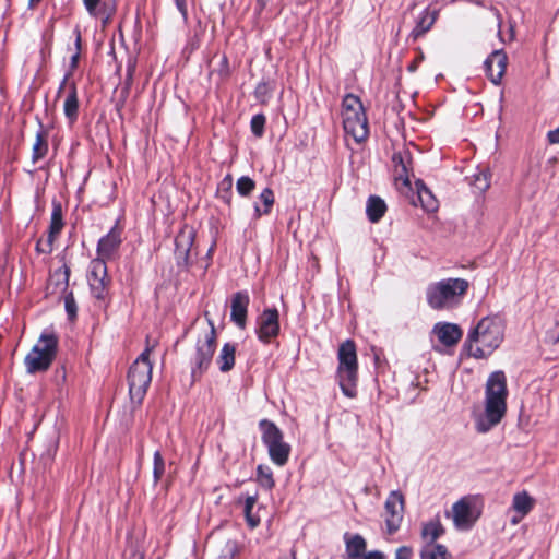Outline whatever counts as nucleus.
I'll return each instance as SVG.
<instances>
[{"mask_svg": "<svg viewBox=\"0 0 559 559\" xmlns=\"http://www.w3.org/2000/svg\"><path fill=\"white\" fill-rule=\"evenodd\" d=\"M503 340V328L497 318H483L468 333L465 348L468 355L481 359L490 356Z\"/></svg>", "mask_w": 559, "mask_h": 559, "instance_id": "obj_1", "label": "nucleus"}, {"mask_svg": "<svg viewBox=\"0 0 559 559\" xmlns=\"http://www.w3.org/2000/svg\"><path fill=\"white\" fill-rule=\"evenodd\" d=\"M468 287L464 278H444L428 285L426 299L435 310H451L462 302Z\"/></svg>", "mask_w": 559, "mask_h": 559, "instance_id": "obj_2", "label": "nucleus"}, {"mask_svg": "<svg viewBox=\"0 0 559 559\" xmlns=\"http://www.w3.org/2000/svg\"><path fill=\"white\" fill-rule=\"evenodd\" d=\"M337 381L342 392L354 397L357 394L358 361L356 345L352 340L343 342L337 350Z\"/></svg>", "mask_w": 559, "mask_h": 559, "instance_id": "obj_3", "label": "nucleus"}, {"mask_svg": "<svg viewBox=\"0 0 559 559\" xmlns=\"http://www.w3.org/2000/svg\"><path fill=\"white\" fill-rule=\"evenodd\" d=\"M343 127L346 135H350L355 142H364L369 134L368 120L360 98L354 94H347L343 99Z\"/></svg>", "mask_w": 559, "mask_h": 559, "instance_id": "obj_4", "label": "nucleus"}, {"mask_svg": "<svg viewBox=\"0 0 559 559\" xmlns=\"http://www.w3.org/2000/svg\"><path fill=\"white\" fill-rule=\"evenodd\" d=\"M58 352V337L55 333H43L24 359L28 373L44 372L49 369Z\"/></svg>", "mask_w": 559, "mask_h": 559, "instance_id": "obj_5", "label": "nucleus"}, {"mask_svg": "<svg viewBox=\"0 0 559 559\" xmlns=\"http://www.w3.org/2000/svg\"><path fill=\"white\" fill-rule=\"evenodd\" d=\"M151 347L144 352L131 365L128 372L129 394L132 402L140 404L152 380V362L150 361Z\"/></svg>", "mask_w": 559, "mask_h": 559, "instance_id": "obj_6", "label": "nucleus"}, {"mask_svg": "<svg viewBox=\"0 0 559 559\" xmlns=\"http://www.w3.org/2000/svg\"><path fill=\"white\" fill-rule=\"evenodd\" d=\"M485 409L487 419H502L507 411V379L502 371L492 372L486 383Z\"/></svg>", "mask_w": 559, "mask_h": 559, "instance_id": "obj_7", "label": "nucleus"}, {"mask_svg": "<svg viewBox=\"0 0 559 559\" xmlns=\"http://www.w3.org/2000/svg\"><path fill=\"white\" fill-rule=\"evenodd\" d=\"M259 428L262 442L267 449L270 460L280 467L286 465L292 448L289 443L284 440L282 430L274 421H260Z\"/></svg>", "mask_w": 559, "mask_h": 559, "instance_id": "obj_8", "label": "nucleus"}, {"mask_svg": "<svg viewBox=\"0 0 559 559\" xmlns=\"http://www.w3.org/2000/svg\"><path fill=\"white\" fill-rule=\"evenodd\" d=\"M209 328L198 338L195 344V353L192 361V377L197 379L201 377L210 367L216 348V329L214 322L205 312Z\"/></svg>", "mask_w": 559, "mask_h": 559, "instance_id": "obj_9", "label": "nucleus"}, {"mask_svg": "<svg viewBox=\"0 0 559 559\" xmlns=\"http://www.w3.org/2000/svg\"><path fill=\"white\" fill-rule=\"evenodd\" d=\"M480 513L473 497H463L452 506L451 518L456 530L468 531L474 526Z\"/></svg>", "mask_w": 559, "mask_h": 559, "instance_id": "obj_10", "label": "nucleus"}, {"mask_svg": "<svg viewBox=\"0 0 559 559\" xmlns=\"http://www.w3.org/2000/svg\"><path fill=\"white\" fill-rule=\"evenodd\" d=\"M393 176L396 189L408 197L413 190L411 183V173L413 170V159L408 150H402L393 154Z\"/></svg>", "mask_w": 559, "mask_h": 559, "instance_id": "obj_11", "label": "nucleus"}, {"mask_svg": "<svg viewBox=\"0 0 559 559\" xmlns=\"http://www.w3.org/2000/svg\"><path fill=\"white\" fill-rule=\"evenodd\" d=\"M87 280L93 296L97 299H104L110 281L107 274L106 263L103 259H94L91 261Z\"/></svg>", "mask_w": 559, "mask_h": 559, "instance_id": "obj_12", "label": "nucleus"}, {"mask_svg": "<svg viewBox=\"0 0 559 559\" xmlns=\"http://www.w3.org/2000/svg\"><path fill=\"white\" fill-rule=\"evenodd\" d=\"M277 309H265L257 320V334L261 342L270 343L280 333Z\"/></svg>", "mask_w": 559, "mask_h": 559, "instance_id": "obj_13", "label": "nucleus"}, {"mask_svg": "<svg viewBox=\"0 0 559 559\" xmlns=\"http://www.w3.org/2000/svg\"><path fill=\"white\" fill-rule=\"evenodd\" d=\"M404 497L400 491H392L385 501L386 526L389 533L399 530L403 520Z\"/></svg>", "mask_w": 559, "mask_h": 559, "instance_id": "obj_14", "label": "nucleus"}, {"mask_svg": "<svg viewBox=\"0 0 559 559\" xmlns=\"http://www.w3.org/2000/svg\"><path fill=\"white\" fill-rule=\"evenodd\" d=\"M194 230L190 226L180 229L175 238V257L178 265H188L190 251L194 242Z\"/></svg>", "mask_w": 559, "mask_h": 559, "instance_id": "obj_15", "label": "nucleus"}, {"mask_svg": "<svg viewBox=\"0 0 559 559\" xmlns=\"http://www.w3.org/2000/svg\"><path fill=\"white\" fill-rule=\"evenodd\" d=\"M508 57L503 50H495L485 61V68L490 81L498 85L507 69Z\"/></svg>", "mask_w": 559, "mask_h": 559, "instance_id": "obj_16", "label": "nucleus"}, {"mask_svg": "<svg viewBox=\"0 0 559 559\" xmlns=\"http://www.w3.org/2000/svg\"><path fill=\"white\" fill-rule=\"evenodd\" d=\"M249 302L250 298L246 292H237L231 297L230 319L241 330L246 328Z\"/></svg>", "mask_w": 559, "mask_h": 559, "instance_id": "obj_17", "label": "nucleus"}, {"mask_svg": "<svg viewBox=\"0 0 559 559\" xmlns=\"http://www.w3.org/2000/svg\"><path fill=\"white\" fill-rule=\"evenodd\" d=\"M121 243V229L118 227L111 228V230L100 238L97 246L98 259H110L118 251Z\"/></svg>", "mask_w": 559, "mask_h": 559, "instance_id": "obj_18", "label": "nucleus"}, {"mask_svg": "<svg viewBox=\"0 0 559 559\" xmlns=\"http://www.w3.org/2000/svg\"><path fill=\"white\" fill-rule=\"evenodd\" d=\"M68 75L61 82L58 93L60 94L66 87L69 88L68 95L63 103V112L70 123H73L78 119L79 112V100L76 86L74 83H68Z\"/></svg>", "mask_w": 559, "mask_h": 559, "instance_id": "obj_19", "label": "nucleus"}, {"mask_svg": "<svg viewBox=\"0 0 559 559\" xmlns=\"http://www.w3.org/2000/svg\"><path fill=\"white\" fill-rule=\"evenodd\" d=\"M440 343L445 346L455 345L462 337V330L454 323H437L433 328Z\"/></svg>", "mask_w": 559, "mask_h": 559, "instance_id": "obj_20", "label": "nucleus"}, {"mask_svg": "<svg viewBox=\"0 0 559 559\" xmlns=\"http://www.w3.org/2000/svg\"><path fill=\"white\" fill-rule=\"evenodd\" d=\"M345 550L348 559H362L367 554V542L360 534H344Z\"/></svg>", "mask_w": 559, "mask_h": 559, "instance_id": "obj_21", "label": "nucleus"}, {"mask_svg": "<svg viewBox=\"0 0 559 559\" xmlns=\"http://www.w3.org/2000/svg\"><path fill=\"white\" fill-rule=\"evenodd\" d=\"M415 189L417 199L426 211L433 212L438 209L437 199L421 180L418 179L415 181Z\"/></svg>", "mask_w": 559, "mask_h": 559, "instance_id": "obj_22", "label": "nucleus"}, {"mask_svg": "<svg viewBox=\"0 0 559 559\" xmlns=\"http://www.w3.org/2000/svg\"><path fill=\"white\" fill-rule=\"evenodd\" d=\"M236 346L225 343L216 358V364L222 372H228L235 365Z\"/></svg>", "mask_w": 559, "mask_h": 559, "instance_id": "obj_23", "label": "nucleus"}, {"mask_svg": "<svg viewBox=\"0 0 559 559\" xmlns=\"http://www.w3.org/2000/svg\"><path fill=\"white\" fill-rule=\"evenodd\" d=\"M437 11H429L425 10L420 16V19L417 21L416 26L413 28L411 33V37L416 40L418 37L423 36L425 33H427L432 25L435 24L437 20Z\"/></svg>", "mask_w": 559, "mask_h": 559, "instance_id": "obj_24", "label": "nucleus"}, {"mask_svg": "<svg viewBox=\"0 0 559 559\" xmlns=\"http://www.w3.org/2000/svg\"><path fill=\"white\" fill-rule=\"evenodd\" d=\"M386 211L385 202L379 197H370L367 201L366 212L372 223L379 222Z\"/></svg>", "mask_w": 559, "mask_h": 559, "instance_id": "obj_25", "label": "nucleus"}, {"mask_svg": "<svg viewBox=\"0 0 559 559\" xmlns=\"http://www.w3.org/2000/svg\"><path fill=\"white\" fill-rule=\"evenodd\" d=\"M534 500L530 497L526 491L518 492L514 495L512 500V509L521 514V518L525 516L533 508Z\"/></svg>", "mask_w": 559, "mask_h": 559, "instance_id": "obj_26", "label": "nucleus"}, {"mask_svg": "<svg viewBox=\"0 0 559 559\" xmlns=\"http://www.w3.org/2000/svg\"><path fill=\"white\" fill-rule=\"evenodd\" d=\"M421 559H448L449 554L447 548L440 544H426L420 550Z\"/></svg>", "mask_w": 559, "mask_h": 559, "instance_id": "obj_27", "label": "nucleus"}, {"mask_svg": "<svg viewBox=\"0 0 559 559\" xmlns=\"http://www.w3.org/2000/svg\"><path fill=\"white\" fill-rule=\"evenodd\" d=\"M444 533V528L442 527L439 521H430L426 523L423 527L421 535L426 540V544L432 543L436 544V540Z\"/></svg>", "mask_w": 559, "mask_h": 559, "instance_id": "obj_28", "label": "nucleus"}, {"mask_svg": "<svg viewBox=\"0 0 559 559\" xmlns=\"http://www.w3.org/2000/svg\"><path fill=\"white\" fill-rule=\"evenodd\" d=\"M84 7L88 14L94 17H104L107 22L111 16V11H107L106 5L100 0H83Z\"/></svg>", "mask_w": 559, "mask_h": 559, "instance_id": "obj_29", "label": "nucleus"}, {"mask_svg": "<svg viewBox=\"0 0 559 559\" xmlns=\"http://www.w3.org/2000/svg\"><path fill=\"white\" fill-rule=\"evenodd\" d=\"M259 200L262 202L263 209H261L259 204L254 205V215H255L257 218L261 217L264 214H269L270 213L271 207L274 204L273 191L270 188H265L261 192V194L259 197Z\"/></svg>", "mask_w": 559, "mask_h": 559, "instance_id": "obj_30", "label": "nucleus"}, {"mask_svg": "<svg viewBox=\"0 0 559 559\" xmlns=\"http://www.w3.org/2000/svg\"><path fill=\"white\" fill-rule=\"evenodd\" d=\"M63 227L62 210L60 204H53L48 238L56 239Z\"/></svg>", "mask_w": 559, "mask_h": 559, "instance_id": "obj_31", "label": "nucleus"}, {"mask_svg": "<svg viewBox=\"0 0 559 559\" xmlns=\"http://www.w3.org/2000/svg\"><path fill=\"white\" fill-rule=\"evenodd\" d=\"M471 185L478 193H484L490 187V171L483 169L474 174Z\"/></svg>", "mask_w": 559, "mask_h": 559, "instance_id": "obj_32", "label": "nucleus"}, {"mask_svg": "<svg viewBox=\"0 0 559 559\" xmlns=\"http://www.w3.org/2000/svg\"><path fill=\"white\" fill-rule=\"evenodd\" d=\"M48 152V144L46 135L43 132L36 134L35 143L33 144L32 162L35 164L41 159Z\"/></svg>", "mask_w": 559, "mask_h": 559, "instance_id": "obj_33", "label": "nucleus"}, {"mask_svg": "<svg viewBox=\"0 0 559 559\" xmlns=\"http://www.w3.org/2000/svg\"><path fill=\"white\" fill-rule=\"evenodd\" d=\"M257 472L259 484L266 489H271L274 486L272 469L269 466L259 465Z\"/></svg>", "mask_w": 559, "mask_h": 559, "instance_id": "obj_34", "label": "nucleus"}, {"mask_svg": "<svg viewBox=\"0 0 559 559\" xmlns=\"http://www.w3.org/2000/svg\"><path fill=\"white\" fill-rule=\"evenodd\" d=\"M257 503V496H248L245 501V515L247 519L248 524L251 527H255L260 519L252 515V509L254 504Z\"/></svg>", "mask_w": 559, "mask_h": 559, "instance_id": "obj_35", "label": "nucleus"}, {"mask_svg": "<svg viewBox=\"0 0 559 559\" xmlns=\"http://www.w3.org/2000/svg\"><path fill=\"white\" fill-rule=\"evenodd\" d=\"M255 188V182L248 176H242L237 180L236 190L242 197H248Z\"/></svg>", "mask_w": 559, "mask_h": 559, "instance_id": "obj_36", "label": "nucleus"}, {"mask_svg": "<svg viewBox=\"0 0 559 559\" xmlns=\"http://www.w3.org/2000/svg\"><path fill=\"white\" fill-rule=\"evenodd\" d=\"M164 472H165V461H164L160 452L156 451L154 453V468H153V477H154L155 484L157 481H159V479L164 475Z\"/></svg>", "mask_w": 559, "mask_h": 559, "instance_id": "obj_37", "label": "nucleus"}, {"mask_svg": "<svg viewBox=\"0 0 559 559\" xmlns=\"http://www.w3.org/2000/svg\"><path fill=\"white\" fill-rule=\"evenodd\" d=\"M272 91L273 86L269 82H260L255 87V97L260 102L265 103L270 98Z\"/></svg>", "mask_w": 559, "mask_h": 559, "instance_id": "obj_38", "label": "nucleus"}, {"mask_svg": "<svg viewBox=\"0 0 559 559\" xmlns=\"http://www.w3.org/2000/svg\"><path fill=\"white\" fill-rule=\"evenodd\" d=\"M265 117L263 115H255L251 119V131L252 133L261 138L264 132Z\"/></svg>", "mask_w": 559, "mask_h": 559, "instance_id": "obj_39", "label": "nucleus"}, {"mask_svg": "<svg viewBox=\"0 0 559 559\" xmlns=\"http://www.w3.org/2000/svg\"><path fill=\"white\" fill-rule=\"evenodd\" d=\"M64 308L70 320H74L78 312V306L72 293H68L64 297Z\"/></svg>", "mask_w": 559, "mask_h": 559, "instance_id": "obj_40", "label": "nucleus"}, {"mask_svg": "<svg viewBox=\"0 0 559 559\" xmlns=\"http://www.w3.org/2000/svg\"><path fill=\"white\" fill-rule=\"evenodd\" d=\"M53 239L47 238L46 240L39 239L36 243V250L39 253H49L52 250Z\"/></svg>", "mask_w": 559, "mask_h": 559, "instance_id": "obj_41", "label": "nucleus"}, {"mask_svg": "<svg viewBox=\"0 0 559 559\" xmlns=\"http://www.w3.org/2000/svg\"><path fill=\"white\" fill-rule=\"evenodd\" d=\"M547 342L556 344L559 342V322H556L546 333Z\"/></svg>", "mask_w": 559, "mask_h": 559, "instance_id": "obj_42", "label": "nucleus"}, {"mask_svg": "<svg viewBox=\"0 0 559 559\" xmlns=\"http://www.w3.org/2000/svg\"><path fill=\"white\" fill-rule=\"evenodd\" d=\"M395 559H413V549L408 546H401L395 550Z\"/></svg>", "mask_w": 559, "mask_h": 559, "instance_id": "obj_43", "label": "nucleus"}, {"mask_svg": "<svg viewBox=\"0 0 559 559\" xmlns=\"http://www.w3.org/2000/svg\"><path fill=\"white\" fill-rule=\"evenodd\" d=\"M498 421H476L475 429L479 433H486L492 429Z\"/></svg>", "mask_w": 559, "mask_h": 559, "instance_id": "obj_44", "label": "nucleus"}, {"mask_svg": "<svg viewBox=\"0 0 559 559\" xmlns=\"http://www.w3.org/2000/svg\"><path fill=\"white\" fill-rule=\"evenodd\" d=\"M174 1H175V4H176L178 11L180 12L183 20L186 21L187 16H188V1L189 0H174Z\"/></svg>", "mask_w": 559, "mask_h": 559, "instance_id": "obj_45", "label": "nucleus"}, {"mask_svg": "<svg viewBox=\"0 0 559 559\" xmlns=\"http://www.w3.org/2000/svg\"><path fill=\"white\" fill-rule=\"evenodd\" d=\"M547 139L550 144H559V127L547 133Z\"/></svg>", "mask_w": 559, "mask_h": 559, "instance_id": "obj_46", "label": "nucleus"}, {"mask_svg": "<svg viewBox=\"0 0 559 559\" xmlns=\"http://www.w3.org/2000/svg\"><path fill=\"white\" fill-rule=\"evenodd\" d=\"M362 559H385V556L383 552L379 551V550H373V551H369L367 552Z\"/></svg>", "mask_w": 559, "mask_h": 559, "instance_id": "obj_47", "label": "nucleus"}, {"mask_svg": "<svg viewBox=\"0 0 559 559\" xmlns=\"http://www.w3.org/2000/svg\"><path fill=\"white\" fill-rule=\"evenodd\" d=\"M135 70V64L133 62H129L128 70H127V80L126 84L129 86L132 82L133 73Z\"/></svg>", "mask_w": 559, "mask_h": 559, "instance_id": "obj_48", "label": "nucleus"}, {"mask_svg": "<svg viewBox=\"0 0 559 559\" xmlns=\"http://www.w3.org/2000/svg\"><path fill=\"white\" fill-rule=\"evenodd\" d=\"M424 60V53L420 51L419 56L408 66L409 72H415L418 68L419 62Z\"/></svg>", "mask_w": 559, "mask_h": 559, "instance_id": "obj_49", "label": "nucleus"}, {"mask_svg": "<svg viewBox=\"0 0 559 559\" xmlns=\"http://www.w3.org/2000/svg\"><path fill=\"white\" fill-rule=\"evenodd\" d=\"M222 187H225L227 190H230L231 189V186H233V179H231V176L228 175L226 176L222 183H221Z\"/></svg>", "mask_w": 559, "mask_h": 559, "instance_id": "obj_50", "label": "nucleus"}, {"mask_svg": "<svg viewBox=\"0 0 559 559\" xmlns=\"http://www.w3.org/2000/svg\"><path fill=\"white\" fill-rule=\"evenodd\" d=\"M274 0H258V4L260 9L266 8L269 4H271Z\"/></svg>", "mask_w": 559, "mask_h": 559, "instance_id": "obj_51", "label": "nucleus"}, {"mask_svg": "<svg viewBox=\"0 0 559 559\" xmlns=\"http://www.w3.org/2000/svg\"><path fill=\"white\" fill-rule=\"evenodd\" d=\"M75 46H76V49L80 50V48H81V33H80V31H76Z\"/></svg>", "mask_w": 559, "mask_h": 559, "instance_id": "obj_52", "label": "nucleus"}, {"mask_svg": "<svg viewBox=\"0 0 559 559\" xmlns=\"http://www.w3.org/2000/svg\"><path fill=\"white\" fill-rule=\"evenodd\" d=\"M78 60H79V51L74 56H72V58H71V67L72 68L76 67Z\"/></svg>", "mask_w": 559, "mask_h": 559, "instance_id": "obj_53", "label": "nucleus"}, {"mask_svg": "<svg viewBox=\"0 0 559 559\" xmlns=\"http://www.w3.org/2000/svg\"><path fill=\"white\" fill-rule=\"evenodd\" d=\"M521 519H522V518H521V514H519V516H513V518L511 519V523H512V524H518V523L521 521Z\"/></svg>", "mask_w": 559, "mask_h": 559, "instance_id": "obj_54", "label": "nucleus"}, {"mask_svg": "<svg viewBox=\"0 0 559 559\" xmlns=\"http://www.w3.org/2000/svg\"><path fill=\"white\" fill-rule=\"evenodd\" d=\"M32 3L39 2L40 0H29Z\"/></svg>", "mask_w": 559, "mask_h": 559, "instance_id": "obj_55", "label": "nucleus"}]
</instances>
